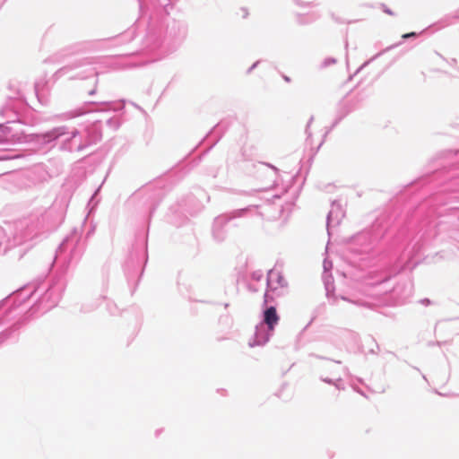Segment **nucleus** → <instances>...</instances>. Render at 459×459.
I'll return each instance as SVG.
<instances>
[{
	"mask_svg": "<svg viewBox=\"0 0 459 459\" xmlns=\"http://www.w3.org/2000/svg\"><path fill=\"white\" fill-rule=\"evenodd\" d=\"M437 168L403 186L399 200L413 190L432 185L431 192L408 207L413 258L433 241L451 243L459 249V150H447L436 160Z\"/></svg>",
	"mask_w": 459,
	"mask_h": 459,
	"instance_id": "nucleus-1",
	"label": "nucleus"
},
{
	"mask_svg": "<svg viewBox=\"0 0 459 459\" xmlns=\"http://www.w3.org/2000/svg\"><path fill=\"white\" fill-rule=\"evenodd\" d=\"M140 15L136 22L124 32L105 39L82 41L71 46L72 53L93 50L106 41L114 46L132 41L138 31L143 33L141 48L136 53L152 54V61L177 50L185 41L188 33L186 22L171 18L169 14L151 12V8L162 5L160 0H137Z\"/></svg>",
	"mask_w": 459,
	"mask_h": 459,
	"instance_id": "nucleus-2",
	"label": "nucleus"
},
{
	"mask_svg": "<svg viewBox=\"0 0 459 459\" xmlns=\"http://www.w3.org/2000/svg\"><path fill=\"white\" fill-rule=\"evenodd\" d=\"M84 251L85 243L80 239L76 230L63 239L56 250L53 260V265L56 267V277L48 284L44 293L37 299L25 313L23 312L27 307L26 303L39 289V282L27 283L8 295L9 297L16 291L21 292L15 297V299H17L16 304L19 305V307L11 315V318L8 321L0 325L9 323L17 316L18 318L9 327L0 333V345L8 340L15 341L19 335L20 329L27 324L30 317L37 314H45L57 306L66 286L65 275L70 268L74 267L79 263Z\"/></svg>",
	"mask_w": 459,
	"mask_h": 459,
	"instance_id": "nucleus-3",
	"label": "nucleus"
},
{
	"mask_svg": "<svg viewBox=\"0 0 459 459\" xmlns=\"http://www.w3.org/2000/svg\"><path fill=\"white\" fill-rule=\"evenodd\" d=\"M408 218V211L406 214L399 215L395 210H385L376 218L369 229L350 238V252L354 255H363L370 254L381 240L389 236L392 237L385 251L391 264L378 283L388 281L404 270L411 271L419 264L411 253Z\"/></svg>",
	"mask_w": 459,
	"mask_h": 459,
	"instance_id": "nucleus-4",
	"label": "nucleus"
},
{
	"mask_svg": "<svg viewBox=\"0 0 459 459\" xmlns=\"http://www.w3.org/2000/svg\"><path fill=\"white\" fill-rule=\"evenodd\" d=\"M43 223V213L35 212L7 224L10 236L4 245L0 241V253L5 254L17 247V255L22 258L32 247L30 242L39 235ZM5 234L6 230L0 226V239Z\"/></svg>",
	"mask_w": 459,
	"mask_h": 459,
	"instance_id": "nucleus-5",
	"label": "nucleus"
},
{
	"mask_svg": "<svg viewBox=\"0 0 459 459\" xmlns=\"http://www.w3.org/2000/svg\"><path fill=\"white\" fill-rule=\"evenodd\" d=\"M95 64H97L96 57L77 58L59 68L54 74V77L59 79L67 76L69 80H86L93 78V88L88 91L89 96H93L97 92L99 82L98 76L100 74V72L94 66Z\"/></svg>",
	"mask_w": 459,
	"mask_h": 459,
	"instance_id": "nucleus-6",
	"label": "nucleus"
},
{
	"mask_svg": "<svg viewBox=\"0 0 459 459\" xmlns=\"http://www.w3.org/2000/svg\"><path fill=\"white\" fill-rule=\"evenodd\" d=\"M148 230H140L135 233L134 241L129 250L128 255L124 264V271L130 278L132 276L143 274L144 268L148 262Z\"/></svg>",
	"mask_w": 459,
	"mask_h": 459,
	"instance_id": "nucleus-7",
	"label": "nucleus"
},
{
	"mask_svg": "<svg viewBox=\"0 0 459 459\" xmlns=\"http://www.w3.org/2000/svg\"><path fill=\"white\" fill-rule=\"evenodd\" d=\"M74 128V126H60L43 133L30 134L29 137L31 143L42 147H52L59 141V149L70 152L74 139L71 136Z\"/></svg>",
	"mask_w": 459,
	"mask_h": 459,
	"instance_id": "nucleus-8",
	"label": "nucleus"
},
{
	"mask_svg": "<svg viewBox=\"0 0 459 459\" xmlns=\"http://www.w3.org/2000/svg\"><path fill=\"white\" fill-rule=\"evenodd\" d=\"M368 97V94L366 90L355 89L350 91L342 99H341L336 105L335 118L331 126L326 129L324 137H325L349 114L359 109Z\"/></svg>",
	"mask_w": 459,
	"mask_h": 459,
	"instance_id": "nucleus-9",
	"label": "nucleus"
},
{
	"mask_svg": "<svg viewBox=\"0 0 459 459\" xmlns=\"http://www.w3.org/2000/svg\"><path fill=\"white\" fill-rule=\"evenodd\" d=\"M164 196L165 189L163 180L158 179L138 189L133 195V199H139V205L145 207L146 213L149 218H151Z\"/></svg>",
	"mask_w": 459,
	"mask_h": 459,
	"instance_id": "nucleus-10",
	"label": "nucleus"
},
{
	"mask_svg": "<svg viewBox=\"0 0 459 459\" xmlns=\"http://www.w3.org/2000/svg\"><path fill=\"white\" fill-rule=\"evenodd\" d=\"M72 134L71 137L74 139L70 152H82L101 140L102 123L100 120H95L87 126H80L74 129Z\"/></svg>",
	"mask_w": 459,
	"mask_h": 459,
	"instance_id": "nucleus-11",
	"label": "nucleus"
},
{
	"mask_svg": "<svg viewBox=\"0 0 459 459\" xmlns=\"http://www.w3.org/2000/svg\"><path fill=\"white\" fill-rule=\"evenodd\" d=\"M256 207L255 205H248L245 208L235 209L216 216L213 220L212 229L213 239L218 243L223 242L228 236L229 229L231 226H238L235 221L246 217L249 212Z\"/></svg>",
	"mask_w": 459,
	"mask_h": 459,
	"instance_id": "nucleus-12",
	"label": "nucleus"
},
{
	"mask_svg": "<svg viewBox=\"0 0 459 459\" xmlns=\"http://www.w3.org/2000/svg\"><path fill=\"white\" fill-rule=\"evenodd\" d=\"M126 100H119L117 101H89L85 102L84 105L75 110L68 113L69 118L76 117L91 112H118L125 108Z\"/></svg>",
	"mask_w": 459,
	"mask_h": 459,
	"instance_id": "nucleus-13",
	"label": "nucleus"
},
{
	"mask_svg": "<svg viewBox=\"0 0 459 459\" xmlns=\"http://www.w3.org/2000/svg\"><path fill=\"white\" fill-rule=\"evenodd\" d=\"M0 116L6 118L4 123H0V143L13 141L17 133H13V128L8 125L15 122L23 124L21 115L12 104H7L0 109Z\"/></svg>",
	"mask_w": 459,
	"mask_h": 459,
	"instance_id": "nucleus-14",
	"label": "nucleus"
},
{
	"mask_svg": "<svg viewBox=\"0 0 459 459\" xmlns=\"http://www.w3.org/2000/svg\"><path fill=\"white\" fill-rule=\"evenodd\" d=\"M322 279H323V282H324V286H325V290L326 298L329 299V302L332 305H335L338 299H341L342 300L348 301L351 304H354V305L359 306V307H367L368 305V303L367 301L362 300L360 299H351V297L345 296V295L336 296L334 294V290H335L334 281H333V277L331 273H328V272L323 273Z\"/></svg>",
	"mask_w": 459,
	"mask_h": 459,
	"instance_id": "nucleus-15",
	"label": "nucleus"
},
{
	"mask_svg": "<svg viewBox=\"0 0 459 459\" xmlns=\"http://www.w3.org/2000/svg\"><path fill=\"white\" fill-rule=\"evenodd\" d=\"M413 294V284L411 280L399 281L390 291V299L394 306H402L411 299Z\"/></svg>",
	"mask_w": 459,
	"mask_h": 459,
	"instance_id": "nucleus-16",
	"label": "nucleus"
},
{
	"mask_svg": "<svg viewBox=\"0 0 459 459\" xmlns=\"http://www.w3.org/2000/svg\"><path fill=\"white\" fill-rule=\"evenodd\" d=\"M19 293L16 291L14 294L0 300V325L8 321L11 315L19 307V305L16 304L17 299H15Z\"/></svg>",
	"mask_w": 459,
	"mask_h": 459,
	"instance_id": "nucleus-17",
	"label": "nucleus"
},
{
	"mask_svg": "<svg viewBox=\"0 0 459 459\" xmlns=\"http://www.w3.org/2000/svg\"><path fill=\"white\" fill-rule=\"evenodd\" d=\"M344 215L345 212L343 211L341 203L338 200H333L331 204V210L326 216V229L328 235L331 234L330 228L338 226Z\"/></svg>",
	"mask_w": 459,
	"mask_h": 459,
	"instance_id": "nucleus-18",
	"label": "nucleus"
},
{
	"mask_svg": "<svg viewBox=\"0 0 459 459\" xmlns=\"http://www.w3.org/2000/svg\"><path fill=\"white\" fill-rule=\"evenodd\" d=\"M277 304H271L269 307H262V320L260 324L266 326L269 331H274L280 321V316L276 309Z\"/></svg>",
	"mask_w": 459,
	"mask_h": 459,
	"instance_id": "nucleus-19",
	"label": "nucleus"
},
{
	"mask_svg": "<svg viewBox=\"0 0 459 459\" xmlns=\"http://www.w3.org/2000/svg\"><path fill=\"white\" fill-rule=\"evenodd\" d=\"M273 332L274 331H269L265 325L258 323L255 326L252 339L248 342V345L250 347L264 346L269 342Z\"/></svg>",
	"mask_w": 459,
	"mask_h": 459,
	"instance_id": "nucleus-20",
	"label": "nucleus"
},
{
	"mask_svg": "<svg viewBox=\"0 0 459 459\" xmlns=\"http://www.w3.org/2000/svg\"><path fill=\"white\" fill-rule=\"evenodd\" d=\"M228 127V125L224 121L219 122L216 126H214L210 132L206 134L205 139L207 140H212V143L208 147V149L204 152V154L210 152L221 140L222 137L224 132L226 131Z\"/></svg>",
	"mask_w": 459,
	"mask_h": 459,
	"instance_id": "nucleus-21",
	"label": "nucleus"
},
{
	"mask_svg": "<svg viewBox=\"0 0 459 459\" xmlns=\"http://www.w3.org/2000/svg\"><path fill=\"white\" fill-rule=\"evenodd\" d=\"M274 274L275 271L273 269L268 271L266 277V289L270 290L276 299L284 297L288 294L289 289L274 286Z\"/></svg>",
	"mask_w": 459,
	"mask_h": 459,
	"instance_id": "nucleus-22",
	"label": "nucleus"
},
{
	"mask_svg": "<svg viewBox=\"0 0 459 459\" xmlns=\"http://www.w3.org/2000/svg\"><path fill=\"white\" fill-rule=\"evenodd\" d=\"M295 21L298 25L304 26L308 25L320 18V14L317 12H309L306 13H295Z\"/></svg>",
	"mask_w": 459,
	"mask_h": 459,
	"instance_id": "nucleus-23",
	"label": "nucleus"
},
{
	"mask_svg": "<svg viewBox=\"0 0 459 459\" xmlns=\"http://www.w3.org/2000/svg\"><path fill=\"white\" fill-rule=\"evenodd\" d=\"M455 21H459V11L445 15L439 21L429 26V29L432 27H437V30L444 29L455 24Z\"/></svg>",
	"mask_w": 459,
	"mask_h": 459,
	"instance_id": "nucleus-24",
	"label": "nucleus"
},
{
	"mask_svg": "<svg viewBox=\"0 0 459 459\" xmlns=\"http://www.w3.org/2000/svg\"><path fill=\"white\" fill-rule=\"evenodd\" d=\"M403 43V41H399L397 43H394L393 45H390L388 47H386L385 48L382 49L381 51H379L378 53H377L375 56H373L370 59L365 61L357 70L356 72L354 73V74H357L358 73H359L363 68H365L366 66H368L371 62H373L374 60H376L377 58H378L379 56H381L382 55H384L385 53H387L389 52L390 50L392 49H394L396 48H398L399 46H401Z\"/></svg>",
	"mask_w": 459,
	"mask_h": 459,
	"instance_id": "nucleus-25",
	"label": "nucleus"
},
{
	"mask_svg": "<svg viewBox=\"0 0 459 459\" xmlns=\"http://www.w3.org/2000/svg\"><path fill=\"white\" fill-rule=\"evenodd\" d=\"M121 124V119L117 115L110 117L106 120L107 126L109 127L112 131L117 130L120 127Z\"/></svg>",
	"mask_w": 459,
	"mask_h": 459,
	"instance_id": "nucleus-26",
	"label": "nucleus"
},
{
	"mask_svg": "<svg viewBox=\"0 0 459 459\" xmlns=\"http://www.w3.org/2000/svg\"><path fill=\"white\" fill-rule=\"evenodd\" d=\"M273 280H274V286L289 289L288 281L285 280V278L283 277L281 273L275 271Z\"/></svg>",
	"mask_w": 459,
	"mask_h": 459,
	"instance_id": "nucleus-27",
	"label": "nucleus"
},
{
	"mask_svg": "<svg viewBox=\"0 0 459 459\" xmlns=\"http://www.w3.org/2000/svg\"><path fill=\"white\" fill-rule=\"evenodd\" d=\"M276 297L270 291V290L266 289L264 294V300L262 307H269L271 304L275 303Z\"/></svg>",
	"mask_w": 459,
	"mask_h": 459,
	"instance_id": "nucleus-28",
	"label": "nucleus"
},
{
	"mask_svg": "<svg viewBox=\"0 0 459 459\" xmlns=\"http://www.w3.org/2000/svg\"><path fill=\"white\" fill-rule=\"evenodd\" d=\"M437 55L446 61L451 67L455 68V72L453 74V76L459 78V67L457 66V60L455 58L446 59L441 54L437 53Z\"/></svg>",
	"mask_w": 459,
	"mask_h": 459,
	"instance_id": "nucleus-29",
	"label": "nucleus"
},
{
	"mask_svg": "<svg viewBox=\"0 0 459 459\" xmlns=\"http://www.w3.org/2000/svg\"><path fill=\"white\" fill-rule=\"evenodd\" d=\"M74 230L77 231V234H78V237L80 238L81 240H82L85 244H86V239L91 238L93 234H94V231H95V226L91 225L90 227V229L87 230V232L85 233V237L84 238H82L81 237V234L79 232V230L77 229H74L66 237L70 236Z\"/></svg>",
	"mask_w": 459,
	"mask_h": 459,
	"instance_id": "nucleus-30",
	"label": "nucleus"
},
{
	"mask_svg": "<svg viewBox=\"0 0 459 459\" xmlns=\"http://www.w3.org/2000/svg\"><path fill=\"white\" fill-rule=\"evenodd\" d=\"M296 5L305 8V7H315L317 6L318 4L315 1L308 0H293Z\"/></svg>",
	"mask_w": 459,
	"mask_h": 459,
	"instance_id": "nucleus-31",
	"label": "nucleus"
},
{
	"mask_svg": "<svg viewBox=\"0 0 459 459\" xmlns=\"http://www.w3.org/2000/svg\"><path fill=\"white\" fill-rule=\"evenodd\" d=\"M428 30H429V27L424 29V30H422L420 32L411 31V32L404 33V34L402 35V39L403 40H407V39H416L420 35L425 33Z\"/></svg>",
	"mask_w": 459,
	"mask_h": 459,
	"instance_id": "nucleus-32",
	"label": "nucleus"
},
{
	"mask_svg": "<svg viewBox=\"0 0 459 459\" xmlns=\"http://www.w3.org/2000/svg\"><path fill=\"white\" fill-rule=\"evenodd\" d=\"M336 62H337V60L334 57H326L322 61V63L320 65V68L321 69L326 68L332 65H334Z\"/></svg>",
	"mask_w": 459,
	"mask_h": 459,
	"instance_id": "nucleus-33",
	"label": "nucleus"
},
{
	"mask_svg": "<svg viewBox=\"0 0 459 459\" xmlns=\"http://www.w3.org/2000/svg\"><path fill=\"white\" fill-rule=\"evenodd\" d=\"M370 342H372L373 346L368 350V353L370 354H377L380 351V347L378 343L376 342V340L373 337H370Z\"/></svg>",
	"mask_w": 459,
	"mask_h": 459,
	"instance_id": "nucleus-34",
	"label": "nucleus"
},
{
	"mask_svg": "<svg viewBox=\"0 0 459 459\" xmlns=\"http://www.w3.org/2000/svg\"><path fill=\"white\" fill-rule=\"evenodd\" d=\"M313 120H314V117H313V116H311V117H309V119H308V121H307V123L306 128H305V133H306V134H307V141H308V140L311 138V136H312V134H311V132H310V129H309V128H310V126H311V124H312Z\"/></svg>",
	"mask_w": 459,
	"mask_h": 459,
	"instance_id": "nucleus-35",
	"label": "nucleus"
},
{
	"mask_svg": "<svg viewBox=\"0 0 459 459\" xmlns=\"http://www.w3.org/2000/svg\"><path fill=\"white\" fill-rule=\"evenodd\" d=\"M264 274H263V272L261 270H256V271H254L252 273H251V278L255 281H261V279L263 278Z\"/></svg>",
	"mask_w": 459,
	"mask_h": 459,
	"instance_id": "nucleus-36",
	"label": "nucleus"
},
{
	"mask_svg": "<svg viewBox=\"0 0 459 459\" xmlns=\"http://www.w3.org/2000/svg\"><path fill=\"white\" fill-rule=\"evenodd\" d=\"M380 9L383 11V13L390 15V16H394L395 13L394 12H393L385 4H380Z\"/></svg>",
	"mask_w": 459,
	"mask_h": 459,
	"instance_id": "nucleus-37",
	"label": "nucleus"
},
{
	"mask_svg": "<svg viewBox=\"0 0 459 459\" xmlns=\"http://www.w3.org/2000/svg\"><path fill=\"white\" fill-rule=\"evenodd\" d=\"M333 385L338 389V390H344L345 386L344 385L342 384V379L341 377H337L336 379H334V382H333Z\"/></svg>",
	"mask_w": 459,
	"mask_h": 459,
	"instance_id": "nucleus-38",
	"label": "nucleus"
},
{
	"mask_svg": "<svg viewBox=\"0 0 459 459\" xmlns=\"http://www.w3.org/2000/svg\"><path fill=\"white\" fill-rule=\"evenodd\" d=\"M310 356H313L316 359H324V360H327L329 362H333V363H335V364H342V361L341 360H333V359H331L329 358H326V357H324V356H321V355H317V354H311Z\"/></svg>",
	"mask_w": 459,
	"mask_h": 459,
	"instance_id": "nucleus-39",
	"label": "nucleus"
},
{
	"mask_svg": "<svg viewBox=\"0 0 459 459\" xmlns=\"http://www.w3.org/2000/svg\"><path fill=\"white\" fill-rule=\"evenodd\" d=\"M323 266H324V273H327V272L330 273V271L333 268V264L331 261L325 259L324 263H323Z\"/></svg>",
	"mask_w": 459,
	"mask_h": 459,
	"instance_id": "nucleus-40",
	"label": "nucleus"
},
{
	"mask_svg": "<svg viewBox=\"0 0 459 459\" xmlns=\"http://www.w3.org/2000/svg\"><path fill=\"white\" fill-rule=\"evenodd\" d=\"M125 274H126V276L127 278L128 283H131L133 281L135 280V278L140 279L142 277V275H140L139 273L137 275H134V276H132V274H131L130 278L128 277V275L126 274V272H125ZM136 282H139V280H136Z\"/></svg>",
	"mask_w": 459,
	"mask_h": 459,
	"instance_id": "nucleus-41",
	"label": "nucleus"
},
{
	"mask_svg": "<svg viewBox=\"0 0 459 459\" xmlns=\"http://www.w3.org/2000/svg\"><path fill=\"white\" fill-rule=\"evenodd\" d=\"M320 380L325 384H328V385H333V382H334V379L333 378H330V377H320Z\"/></svg>",
	"mask_w": 459,
	"mask_h": 459,
	"instance_id": "nucleus-42",
	"label": "nucleus"
},
{
	"mask_svg": "<svg viewBox=\"0 0 459 459\" xmlns=\"http://www.w3.org/2000/svg\"><path fill=\"white\" fill-rule=\"evenodd\" d=\"M262 165H264L270 169H272L276 174L279 173V169L276 168L274 165L271 164V163H268V162H261Z\"/></svg>",
	"mask_w": 459,
	"mask_h": 459,
	"instance_id": "nucleus-43",
	"label": "nucleus"
},
{
	"mask_svg": "<svg viewBox=\"0 0 459 459\" xmlns=\"http://www.w3.org/2000/svg\"><path fill=\"white\" fill-rule=\"evenodd\" d=\"M260 62H261L260 60L255 61V63H254V64H253V65H251V66L247 70V74H251V73H252V71H253L254 69H255V68L258 66V65L260 64Z\"/></svg>",
	"mask_w": 459,
	"mask_h": 459,
	"instance_id": "nucleus-44",
	"label": "nucleus"
},
{
	"mask_svg": "<svg viewBox=\"0 0 459 459\" xmlns=\"http://www.w3.org/2000/svg\"><path fill=\"white\" fill-rule=\"evenodd\" d=\"M316 316H317V314H316V312L315 311V312H314L313 316H312V317H311V319H310V321H309V322L307 324V325L303 328V330H302L303 332H304V331H306V330L309 327V325L313 323V321L316 318Z\"/></svg>",
	"mask_w": 459,
	"mask_h": 459,
	"instance_id": "nucleus-45",
	"label": "nucleus"
},
{
	"mask_svg": "<svg viewBox=\"0 0 459 459\" xmlns=\"http://www.w3.org/2000/svg\"><path fill=\"white\" fill-rule=\"evenodd\" d=\"M218 172H219V167H216V168L211 169V170L208 172V174L212 176L213 178H216L218 175Z\"/></svg>",
	"mask_w": 459,
	"mask_h": 459,
	"instance_id": "nucleus-46",
	"label": "nucleus"
},
{
	"mask_svg": "<svg viewBox=\"0 0 459 459\" xmlns=\"http://www.w3.org/2000/svg\"><path fill=\"white\" fill-rule=\"evenodd\" d=\"M420 303H421L422 305H425V306H429L431 304V300L428 298H425V299H420Z\"/></svg>",
	"mask_w": 459,
	"mask_h": 459,
	"instance_id": "nucleus-47",
	"label": "nucleus"
},
{
	"mask_svg": "<svg viewBox=\"0 0 459 459\" xmlns=\"http://www.w3.org/2000/svg\"><path fill=\"white\" fill-rule=\"evenodd\" d=\"M450 127L459 133V123H451Z\"/></svg>",
	"mask_w": 459,
	"mask_h": 459,
	"instance_id": "nucleus-48",
	"label": "nucleus"
},
{
	"mask_svg": "<svg viewBox=\"0 0 459 459\" xmlns=\"http://www.w3.org/2000/svg\"><path fill=\"white\" fill-rule=\"evenodd\" d=\"M281 77H282V79H283L286 82H291L290 77H289V76H288V75H286V74H281Z\"/></svg>",
	"mask_w": 459,
	"mask_h": 459,
	"instance_id": "nucleus-49",
	"label": "nucleus"
},
{
	"mask_svg": "<svg viewBox=\"0 0 459 459\" xmlns=\"http://www.w3.org/2000/svg\"><path fill=\"white\" fill-rule=\"evenodd\" d=\"M332 17H333V19H334V21H335L336 22L343 23V22H342V20H340V18L335 17L333 14L332 15Z\"/></svg>",
	"mask_w": 459,
	"mask_h": 459,
	"instance_id": "nucleus-50",
	"label": "nucleus"
},
{
	"mask_svg": "<svg viewBox=\"0 0 459 459\" xmlns=\"http://www.w3.org/2000/svg\"><path fill=\"white\" fill-rule=\"evenodd\" d=\"M385 353H386V355L391 354V355L396 357V354L394 352H393V351H386Z\"/></svg>",
	"mask_w": 459,
	"mask_h": 459,
	"instance_id": "nucleus-51",
	"label": "nucleus"
},
{
	"mask_svg": "<svg viewBox=\"0 0 459 459\" xmlns=\"http://www.w3.org/2000/svg\"><path fill=\"white\" fill-rule=\"evenodd\" d=\"M420 374H421V377L423 378V380L426 381L427 383H429L426 375H424L423 373H420Z\"/></svg>",
	"mask_w": 459,
	"mask_h": 459,
	"instance_id": "nucleus-52",
	"label": "nucleus"
},
{
	"mask_svg": "<svg viewBox=\"0 0 459 459\" xmlns=\"http://www.w3.org/2000/svg\"><path fill=\"white\" fill-rule=\"evenodd\" d=\"M35 91H36V94H38V84L37 83L35 84ZM37 96H39V95H37ZM38 99L39 100V97H38Z\"/></svg>",
	"mask_w": 459,
	"mask_h": 459,
	"instance_id": "nucleus-53",
	"label": "nucleus"
},
{
	"mask_svg": "<svg viewBox=\"0 0 459 459\" xmlns=\"http://www.w3.org/2000/svg\"><path fill=\"white\" fill-rule=\"evenodd\" d=\"M413 368H414L415 370H417V371L420 372V368H417V367H413Z\"/></svg>",
	"mask_w": 459,
	"mask_h": 459,
	"instance_id": "nucleus-54",
	"label": "nucleus"
},
{
	"mask_svg": "<svg viewBox=\"0 0 459 459\" xmlns=\"http://www.w3.org/2000/svg\"><path fill=\"white\" fill-rule=\"evenodd\" d=\"M427 192H428V191H424L422 194H420V197H421L422 195H426V193H427Z\"/></svg>",
	"mask_w": 459,
	"mask_h": 459,
	"instance_id": "nucleus-55",
	"label": "nucleus"
},
{
	"mask_svg": "<svg viewBox=\"0 0 459 459\" xmlns=\"http://www.w3.org/2000/svg\"><path fill=\"white\" fill-rule=\"evenodd\" d=\"M134 107L140 108V107L137 106V104L132 103Z\"/></svg>",
	"mask_w": 459,
	"mask_h": 459,
	"instance_id": "nucleus-56",
	"label": "nucleus"
},
{
	"mask_svg": "<svg viewBox=\"0 0 459 459\" xmlns=\"http://www.w3.org/2000/svg\"><path fill=\"white\" fill-rule=\"evenodd\" d=\"M224 307H229V304H228V303H225V304H224Z\"/></svg>",
	"mask_w": 459,
	"mask_h": 459,
	"instance_id": "nucleus-57",
	"label": "nucleus"
},
{
	"mask_svg": "<svg viewBox=\"0 0 459 459\" xmlns=\"http://www.w3.org/2000/svg\"><path fill=\"white\" fill-rule=\"evenodd\" d=\"M359 393L362 395H365L364 393L362 391H359Z\"/></svg>",
	"mask_w": 459,
	"mask_h": 459,
	"instance_id": "nucleus-58",
	"label": "nucleus"
}]
</instances>
